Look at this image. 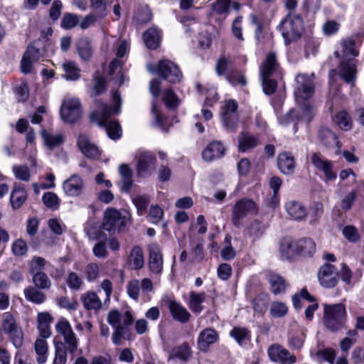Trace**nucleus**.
I'll return each mask as SVG.
<instances>
[{
	"instance_id": "1",
	"label": "nucleus",
	"mask_w": 364,
	"mask_h": 364,
	"mask_svg": "<svg viewBox=\"0 0 364 364\" xmlns=\"http://www.w3.org/2000/svg\"><path fill=\"white\" fill-rule=\"evenodd\" d=\"M113 107L107 106L101 102H97V108L90 114L92 122H97L100 127L106 129L107 135L112 139H117L121 136L122 129L117 121H112L107 124V119L112 114H118L120 111L122 100L119 93L115 92L112 95Z\"/></svg>"
},
{
	"instance_id": "2",
	"label": "nucleus",
	"mask_w": 364,
	"mask_h": 364,
	"mask_svg": "<svg viewBox=\"0 0 364 364\" xmlns=\"http://www.w3.org/2000/svg\"><path fill=\"white\" fill-rule=\"evenodd\" d=\"M343 60L340 63L341 77L348 83L353 82L355 78L356 67L353 58L358 55L359 52L355 48V42L351 38H347L341 41Z\"/></svg>"
},
{
	"instance_id": "3",
	"label": "nucleus",
	"mask_w": 364,
	"mask_h": 364,
	"mask_svg": "<svg viewBox=\"0 0 364 364\" xmlns=\"http://www.w3.org/2000/svg\"><path fill=\"white\" fill-rule=\"evenodd\" d=\"M347 311L343 303L324 304L323 322L331 332L340 331L346 328Z\"/></svg>"
},
{
	"instance_id": "4",
	"label": "nucleus",
	"mask_w": 364,
	"mask_h": 364,
	"mask_svg": "<svg viewBox=\"0 0 364 364\" xmlns=\"http://www.w3.org/2000/svg\"><path fill=\"white\" fill-rule=\"evenodd\" d=\"M279 29L287 44L298 40L304 32V22L301 15L289 13L279 25Z\"/></svg>"
},
{
	"instance_id": "5",
	"label": "nucleus",
	"mask_w": 364,
	"mask_h": 364,
	"mask_svg": "<svg viewBox=\"0 0 364 364\" xmlns=\"http://www.w3.org/2000/svg\"><path fill=\"white\" fill-rule=\"evenodd\" d=\"M277 65L275 55L273 53L268 54L260 70L263 90L267 95H272L276 90L277 82L275 80L271 79L270 76L276 69Z\"/></svg>"
},
{
	"instance_id": "6",
	"label": "nucleus",
	"mask_w": 364,
	"mask_h": 364,
	"mask_svg": "<svg viewBox=\"0 0 364 364\" xmlns=\"http://www.w3.org/2000/svg\"><path fill=\"white\" fill-rule=\"evenodd\" d=\"M315 75L299 74L295 77L294 95L297 102L307 100L312 97L315 91L314 79Z\"/></svg>"
},
{
	"instance_id": "7",
	"label": "nucleus",
	"mask_w": 364,
	"mask_h": 364,
	"mask_svg": "<svg viewBox=\"0 0 364 364\" xmlns=\"http://www.w3.org/2000/svg\"><path fill=\"white\" fill-rule=\"evenodd\" d=\"M256 211V204L252 200L242 198L238 200L232 208V225L236 228L240 227L241 220L247 215L255 213Z\"/></svg>"
},
{
	"instance_id": "8",
	"label": "nucleus",
	"mask_w": 364,
	"mask_h": 364,
	"mask_svg": "<svg viewBox=\"0 0 364 364\" xmlns=\"http://www.w3.org/2000/svg\"><path fill=\"white\" fill-rule=\"evenodd\" d=\"M60 112L65 122L69 124L77 122L81 117V106L79 100L77 98L64 100Z\"/></svg>"
},
{
	"instance_id": "9",
	"label": "nucleus",
	"mask_w": 364,
	"mask_h": 364,
	"mask_svg": "<svg viewBox=\"0 0 364 364\" xmlns=\"http://www.w3.org/2000/svg\"><path fill=\"white\" fill-rule=\"evenodd\" d=\"M136 159V174L139 177L146 178L155 172L156 159L151 152H139Z\"/></svg>"
},
{
	"instance_id": "10",
	"label": "nucleus",
	"mask_w": 364,
	"mask_h": 364,
	"mask_svg": "<svg viewBox=\"0 0 364 364\" xmlns=\"http://www.w3.org/2000/svg\"><path fill=\"white\" fill-rule=\"evenodd\" d=\"M127 223V217L123 216L118 210L108 208L105 211L102 227L105 230L112 232L117 228L119 231H121L126 226Z\"/></svg>"
},
{
	"instance_id": "11",
	"label": "nucleus",
	"mask_w": 364,
	"mask_h": 364,
	"mask_svg": "<svg viewBox=\"0 0 364 364\" xmlns=\"http://www.w3.org/2000/svg\"><path fill=\"white\" fill-rule=\"evenodd\" d=\"M156 73L171 83H176L183 77L177 65L169 60H161L159 61Z\"/></svg>"
},
{
	"instance_id": "12",
	"label": "nucleus",
	"mask_w": 364,
	"mask_h": 364,
	"mask_svg": "<svg viewBox=\"0 0 364 364\" xmlns=\"http://www.w3.org/2000/svg\"><path fill=\"white\" fill-rule=\"evenodd\" d=\"M38 44L39 42L36 41L29 45L23 54L21 62V69L24 74L31 73L33 63L38 61L44 55V48L38 47Z\"/></svg>"
},
{
	"instance_id": "13",
	"label": "nucleus",
	"mask_w": 364,
	"mask_h": 364,
	"mask_svg": "<svg viewBox=\"0 0 364 364\" xmlns=\"http://www.w3.org/2000/svg\"><path fill=\"white\" fill-rule=\"evenodd\" d=\"M237 104L234 100L225 102L222 112L223 123L228 131L235 132L239 121Z\"/></svg>"
},
{
	"instance_id": "14",
	"label": "nucleus",
	"mask_w": 364,
	"mask_h": 364,
	"mask_svg": "<svg viewBox=\"0 0 364 364\" xmlns=\"http://www.w3.org/2000/svg\"><path fill=\"white\" fill-rule=\"evenodd\" d=\"M55 328L56 331L63 335L68 351L71 354L75 353L77 350L78 341L69 322L65 319H62L58 322Z\"/></svg>"
},
{
	"instance_id": "15",
	"label": "nucleus",
	"mask_w": 364,
	"mask_h": 364,
	"mask_svg": "<svg viewBox=\"0 0 364 364\" xmlns=\"http://www.w3.org/2000/svg\"><path fill=\"white\" fill-rule=\"evenodd\" d=\"M318 279L322 287L325 288L334 287L339 279L337 268L328 263L323 264L318 270Z\"/></svg>"
},
{
	"instance_id": "16",
	"label": "nucleus",
	"mask_w": 364,
	"mask_h": 364,
	"mask_svg": "<svg viewBox=\"0 0 364 364\" xmlns=\"http://www.w3.org/2000/svg\"><path fill=\"white\" fill-rule=\"evenodd\" d=\"M311 161L316 169L323 173L326 181H333L337 178V173L333 168V162L326 159L321 154L314 153Z\"/></svg>"
},
{
	"instance_id": "17",
	"label": "nucleus",
	"mask_w": 364,
	"mask_h": 364,
	"mask_svg": "<svg viewBox=\"0 0 364 364\" xmlns=\"http://www.w3.org/2000/svg\"><path fill=\"white\" fill-rule=\"evenodd\" d=\"M149 270L154 274L160 275L163 270V255L161 248L156 243L148 246Z\"/></svg>"
},
{
	"instance_id": "18",
	"label": "nucleus",
	"mask_w": 364,
	"mask_h": 364,
	"mask_svg": "<svg viewBox=\"0 0 364 364\" xmlns=\"http://www.w3.org/2000/svg\"><path fill=\"white\" fill-rule=\"evenodd\" d=\"M218 339V334L215 330L207 328L203 330L198 338V346L200 350L206 352L210 346L215 343Z\"/></svg>"
},
{
	"instance_id": "19",
	"label": "nucleus",
	"mask_w": 364,
	"mask_h": 364,
	"mask_svg": "<svg viewBox=\"0 0 364 364\" xmlns=\"http://www.w3.org/2000/svg\"><path fill=\"white\" fill-rule=\"evenodd\" d=\"M318 138L321 142L326 146H336V154H341V143L338 140L337 135L328 127H321L318 131Z\"/></svg>"
},
{
	"instance_id": "20",
	"label": "nucleus",
	"mask_w": 364,
	"mask_h": 364,
	"mask_svg": "<svg viewBox=\"0 0 364 364\" xmlns=\"http://www.w3.org/2000/svg\"><path fill=\"white\" fill-rule=\"evenodd\" d=\"M277 167L285 175H291L294 172L296 162L291 153H280L277 156Z\"/></svg>"
},
{
	"instance_id": "21",
	"label": "nucleus",
	"mask_w": 364,
	"mask_h": 364,
	"mask_svg": "<svg viewBox=\"0 0 364 364\" xmlns=\"http://www.w3.org/2000/svg\"><path fill=\"white\" fill-rule=\"evenodd\" d=\"M225 147L220 141H213L203 150L202 156L205 161L210 162L221 158L225 154Z\"/></svg>"
},
{
	"instance_id": "22",
	"label": "nucleus",
	"mask_w": 364,
	"mask_h": 364,
	"mask_svg": "<svg viewBox=\"0 0 364 364\" xmlns=\"http://www.w3.org/2000/svg\"><path fill=\"white\" fill-rule=\"evenodd\" d=\"M77 145L82 153L87 158L95 159L100 155L97 146L92 144L86 134H80Z\"/></svg>"
},
{
	"instance_id": "23",
	"label": "nucleus",
	"mask_w": 364,
	"mask_h": 364,
	"mask_svg": "<svg viewBox=\"0 0 364 364\" xmlns=\"http://www.w3.org/2000/svg\"><path fill=\"white\" fill-rule=\"evenodd\" d=\"M63 187L66 195L77 196L82 191L83 182L79 176L75 174L64 181Z\"/></svg>"
},
{
	"instance_id": "24",
	"label": "nucleus",
	"mask_w": 364,
	"mask_h": 364,
	"mask_svg": "<svg viewBox=\"0 0 364 364\" xmlns=\"http://www.w3.org/2000/svg\"><path fill=\"white\" fill-rule=\"evenodd\" d=\"M268 355L270 359L275 362L281 361L286 363L289 361L290 363H293L296 361L294 355H290L287 350L282 348L278 345L272 346L268 349Z\"/></svg>"
},
{
	"instance_id": "25",
	"label": "nucleus",
	"mask_w": 364,
	"mask_h": 364,
	"mask_svg": "<svg viewBox=\"0 0 364 364\" xmlns=\"http://www.w3.org/2000/svg\"><path fill=\"white\" fill-rule=\"evenodd\" d=\"M83 307L87 311H98L102 307V303L97 294L93 291H88L80 296Z\"/></svg>"
},
{
	"instance_id": "26",
	"label": "nucleus",
	"mask_w": 364,
	"mask_h": 364,
	"mask_svg": "<svg viewBox=\"0 0 364 364\" xmlns=\"http://www.w3.org/2000/svg\"><path fill=\"white\" fill-rule=\"evenodd\" d=\"M285 209L289 216L296 220H303L307 216V210L300 202L296 200L288 201Z\"/></svg>"
},
{
	"instance_id": "27",
	"label": "nucleus",
	"mask_w": 364,
	"mask_h": 364,
	"mask_svg": "<svg viewBox=\"0 0 364 364\" xmlns=\"http://www.w3.org/2000/svg\"><path fill=\"white\" fill-rule=\"evenodd\" d=\"M168 309L173 318L182 323H187L191 316L185 307L175 301H169Z\"/></svg>"
},
{
	"instance_id": "28",
	"label": "nucleus",
	"mask_w": 364,
	"mask_h": 364,
	"mask_svg": "<svg viewBox=\"0 0 364 364\" xmlns=\"http://www.w3.org/2000/svg\"><path fill=\"white\" fill-rule=\"evenodd\" d=\"M119 171L121 176L120 190L123 193H129L133 186L132 171L127 164H122Z\"/></svg>"
},
{
	"instance_id": "29",
	"label": "nucleus",
	"mask_w": 364,
	"mask_h": 364,
	"mask_svg": "<svg viewBox=\"0 0 364 364\" xmlns=\"http://www.w3.org/2000/svg\"><path fill=\"white\" fill-rule=\"evenodd\" d=\"M306 335L304 331L299 328H292L288 335V345L291 349L299 350L304 345Z\"/></svg>"
},
{
	"instance_id": "30",
	"label": "nucleus",
	"mask_w": 364,
	"mask_h": 364,
	"mask_svg": "<svg viewBox=\"0 0 364 364\" xmlns=\"http://www.w3.org/2000/svg\"><path fill=\"white\" fill-rule=\"evenodd\" d=\"M127 264L132 269H141L144 265V252L141 247L134 246L130 252Z\"/></svg>"
},
{
	"instance_id": "31",
	"label": "nucleus",
	"mask_w": 364,
	"mask_h": 364,
	"mask_svg": "<svg viewBox=\"0 0 364 364\" xmlns=\"http://www.w3.org/2000/svg\"><path fill=\"white\" fill-rule=\"evenodd\" d=\"M258 143L259 139L256 136L245 132H241L238 136V149L241 152L256 147Z\"/></svg>"
},
{
	"instance_id": "32",
	"label": "nucleus",
	"mask_w": 364,
	"mask_h": 364,
	"mask_svg": "<svg viewBox=\"0 0 364 364\" xmlns=\"http://www.w3.org/2000/svg\"><path fill=\"white\" fill-rule=\"evenodd\" d=\"M205 293H198L192 291L189 294V301L188 306L191 311L194 314H200L203 310V302L205 299Z\"/></svg>"
},
{
	"instance_id": "33",
	"label": "nucleus",
	"mask_w": 364,
	"mask_h": 364,
	"mask_svg": "<svg viewBox=\"0 0 364 364\" xmlns=\"http://www.w3.org/2000/svg\"><path fill=\"white\" fill-rule=\"evenodd\" d=\"M191 355V350L187 343H183L180 346L174 347L170 352L168 360L178 358L182 361L188 360Z\"/></svg>"
},
{
	"instance_id": "34",
	"label": "nucleus",
	"mask_w": 364,
	"mask_h": 364,
	"mask_svg": "<svg viewBox=\"0 0 364 364\" xmlns=\"http://www.w3.org/2000/svg\"><path fill=\"white\" fill-rule=\"evenodd\" d=\"M27 193L23 187L15 186L10 197V203L14 209H18L26 201Z\"/></svg>"
},
{
	"instance_id": "35",
	"label": "nucleus",
	"mask_w": 364,
	"mask_h": 364,
	"mask_svg": "<svg viewBox=\"0 0 364 364\" xmlns=\"http://www.w3.org/2000/svg\"><path fill=\"white\" fill-rule=\"evenodd\" d=\"M77 49L82 60L88 61L90 59L92 54V48L88 38H80L77 43Z\"/></svg>"
},
{
	"instance_id": "36",
	"label": "nucleus",
	"mask_w": 364,
	"mask_h": 364,
	"mask_svg": "<svg viewBox=\"0 0 364 364\" xmlns=\"http://www.w3.org/2000/svg\"><path fill=\"white\" fill-rule=\"evenodd\" d=\"M144 41L146 46L150 49H156L160 43V33L159 31L155 28L148 29L144 33Z\"/></svg>"
},
{
	"instance_id": "37",
	"label": "nucleus",
	"mask_w": 364,
	"mask_h": 364,
	"mask_svg": "<svg viewBox=\"0 0 364 364\" xmlns=\"http://www.w3.org/2000/svg\"><path fill=\"white\" fill-rule=\"evenodd\" d=\"M23 293L28 301L36 304H43L46 299V295L38 288L35 287L26 288Z\"/></svg>"
},
{
	"instance_id": "38",
	"label": "nucleus",
	"mask_w": 364,
	"mask_h": 364,
	"mask_svg": "<svg viewBox=\"0 0 364 364\" xmlns=\"http://www.w3.org/2000/svg\"><path fill=\"white\" fill-rule=\"evenodd\" d=\"M269 282L271 287L272 292L277 295L284 293L286 289V282L284 279L279 274H272L269 277Z\"/></svg>"
},
{
	"instance_id": "39",
	"label": "nucleus",
	"mask_w": 364,
	"mask_h": 364,
	"mask_svg": "<svg viewBox=\"0 0 364 364\" xmlns=\"http://www.w3.org/2000/svg\"><path fill=\"white\" fill-rule=\"evenodd\" d=\"M35 351L37 354V362L44 363L47 360L48 343L46 338H38L34 343Z\"/></svg>"
},
{
	"instance_id": "40",
	"label": "nucleus",
	"mask_w": 364,
	"mask_h": 364,
	"mask_svg": "<svg viewBox=\"0 0 364 364\" xmlns=\"http://www.w3.org/2000/svg\"><path fill=\"white\" fill-rule=\"evenodd\" d=\"M33 274L32 282L37 287L41 289H48L51 287V281L48 275L43 272H31Z\"/></svg>"
},
{
	"instance_id": "41",
	"label": "nucleus",
	"mask_w": 364,
	"mask_h": 364,
	"mask_svg": "<svg viewBox=\"0 0 364 364\" xmlns=\"http://www.w3.org/2000/svg\"><path fill=\"white\" fill-rule=\"evenodd\" d=\"M316 251V244L310 238L298 240V254L311 256Z\"/></svg>"
},
{
	"instance_id": "42",
	"label": "nucleus",
	"mask_w": 364,
	"mask_h": 364,
	"mask_svg": "<svg viewBox=\"0 0 364 364\" xmlns=\"http://www.w3.org/2000/svg\"><path fill=\"white\" fill-rule=\"evenodd\" d=\"M230 335L239 345L250 340V332L248 329L243 327L235 326L230 331Z\"/></svg>"
},
{
	"instance_id": "43",
	"label": "nucleus",
	"mask_w": 364,
	"mask_h": 364,
	"mask_svg": "<svg viewBox=\"0 0 364 364\" xmlns=\"http://www.w3.org/2000/svg\"><path fill=\"white\" fill-rule=\"evenodd\" d=\"M63 68L65 72L64 77L67 80H77L80 78V70L74 62L68 61L64 63Z\"/></svg>"
},
{
	"instance_id": "44",
	"label": "nucleus",
	"mask_w": 364,
	"mask_h": 364,
	"mask_svg": "<svg viewBox=\"0 0 364 364\" xmlns=\"http://www.w3.org/2000/svg\"><path fill=\"white\" fill-rule=\"evenodd\" d=\"M90 7L99 18L105 17L108 12V5L106 0H89Z\"/></svg>"
},
{
	"instance_id": "45",
	"label": "nucleus",
	"mask_w": 364,
	"mask_h": 364,
	"mask_svg": "<svg viewBox=\"0 0 364 364\" xmlns=\"http://www.w3.org/2000/svg\"><path fill=\"white\" fill-rule=\"evenodd\" d=\"M282 254L286 255L287 257H293L298 254V240L293 241L289 238L284 239L280 246Z\"/></svg>"
},
{
	"instance_id": "46",
	"label": "nucleus",
	"mask_w": 364,
	"mask_h": 364,
	"mask_svg": "<svg viewBox=\"0 0 364 364\" xmlns=\"http://www.w3.org/2000/svg\"><path fill=\"white\" fill-rule=\"evenodd\" d=\"M333 120L339 128L343 130H349L352 127L350 117L345 111L338 112L333 118Z\"/></svg>"
},
{
	"instance_id": "47",
	"label": "nucleus",
	"mask_w": 364,
	"mask_h": 364,
	"mask_svg": "<svg viewBox=\"0 0 364 364\" xmlns=\"http://www.w3.org/2000/svg\"><path fill=\"white\" fill-rule=\"evenodd\" d=\"M132 202L137 209L138 214L143 215L146 210L150 199L147 195H139L133 197Z\"/></svg>"
},
{
	"instance_id": "48",
	"label": "nucleus",
	"mask_w": 364,
	"mask_h": 364,
	"mask_svg": "<svg viewBox=\"0 0 364 364\" xmlns=\"http://www.w3.org/2000/svg\"><path fill=\"white\" fill-rule=\"evenodd\" d=\"M66 283L70 289L78 291L81 289L84 282L82 278L75 272H70L66 277Z\"/></svg>"
},
{
	"instance_id": "49",
	"label": "nucleus",
	"mask_w": 364,
	"mask_h": 364,
	"mask_svg": "<svg viewBox=\"0 0 364 364\" xmlns=\"http://www.w3.org/2000/svg\"><path fill=\"white\" fill-rule=\"evenodd\" d=\"M226 79L232 85L240 84L241 85L245 86L247 84L245 75L236 70L227 72Z\"/></svg>"
},
{
	"instance_id": "50",
	"label": "nucleus",
	"mask_w": 364,
	"mask_h": 364,
	"mask_svg": "<svg viewBox=\"0 0 364 364\" xmlns=\"http://www.w3.org/2000/svg\"><path fill=\"white\" fill-rule=\"evenodd\" d=\"M252 304L255 311L263 313L267 309L269 297L264 294H259L254 299Z\"/></svg>"
},
{
	"instance_id": "51",
	"label": "nucleus",
	"mask_w": 364,
	"mask_h": 364,
	"mask_svg": "<svg viewBox=\"0 0 364 364\" xmlns=\"http://www.w3.org/2000/svg\"><path fill=\"white\" fill-rule=\"evenodd\" d=\"M44 205L50 209L56 210L60 205V199L58 196L53 192L45 193L42 197Z\"/></svg>"
},
{
	"instance_id": "52",
	"label": "nucleus",
	"mask_w": 364,
	"mask_h": 364,
	"mask_svg": "<svg viewBox=\"0 0 364 364\" xmlns=\"http://www.w3.org/2000/svg\"><path fill=\"white\" fill-rule=\"evenodd\" d=\"M79 23V17L77 14L65 13L61 20V27L64 29H71Z\"/></svg>"
},
{
	"instance_id": "53",
	"label": "nucleus",
	"mask_w": 364,
	"mask_h": 364,
	"mask_svg": "<svg viewBox=\"0 0 364 364\" xmlns=\"http://www.w3.org/2000/svg\"><path fill=\"white\" fill-rule=\"evenodd\" d=\"M55 355L53 360L54 364H65L67 362V351L64 344L61 342L55 346Z\"/></svg>"
},
{
	"instance_id": "54",
	"label": "nucleus",
	"mask_w": 364,
	"mask_h": 364,
	"mask_svg": "<svg viewBox=\"0 0 364 364\" xmlns=\"http://www.w3.org/2000/svg\"><path fill=\"white\" fill-rule=\"evenodd\" d=\"M42 136L46 144L50 148L57 146L63 141V138L61 134L52 135L48 134L46 131L42 132Z\"/></svg>"
},
{
	"instance_id": "55",
	"label": "nucleus",
	"mask_w": 364,
	"mask_h": 364,
	"mask_svg": "<svg viewBox=\"0 0 364 364\" xmlns=\"http://www.w3.org/2000/svg\"><path fill=\"white\" fill-rule=\"evenodd\" d=\"M288 311L285 304L280 301L273 302L270 307V313L273 317L281 318L284 316Z\"/></svg>"
},
{
	"instance_id": "56",
	"label": "nucleus",
	"mask_w": 364,
	"mask_h": 364,
	"mask_svg": "<svg viewBox=\"0 0 364 364\" xmlns=\"http://www.w3.org/2000/svg\"><path fill=\"white\" fill-rule=\"evenodd\" d=\"M151 12L147 7L137 10L134 16L136 22L139 24L146 23L151 19Z\"/></svg>"
},
{
	"instance_id": "57",
	"label": "nucleus",
	"mask_w": 364,
	"mask_h": 364,
	"mask_svg": "<svg viewBox=\"0 0 364 364\" xmlns=\"http://www.w3.org/2000/svg\"><path fill=\"white\" fill-rule=\"evenodd\" d=\"M85 274L87 282L95 281L100 275V267L96 263L88 264L85 269Z\"/></svg>"
},
{
	"instance_id": "58",
	"label": "nucleus",
	"mask_w": 364,
	"mask_h": 364,
	"mask_svg": "<svg viewBox=\"0 0 364 364\" xmlns=\"http://www.w3.org/2000/svg\"><path fill=\"white\" fill-rule=\"evenodd\" d=\"M163 101L169 108H176L178 105V98L171 89L164 91Z\"/></svg>"
},
{
	"instance_id": "59",
	"label": "nucleus",
	"mask_w": 364,
	"mask_h": 364,
	"mask_svg": "<svg viewBox=\"0 0 364 364\" xmlns=\"http://www.w3.org/2000/svg\"><path fill=\"white\" fill-rule=\"evenodd\" d=\"M140 283L138 279H132L127 284V291L128 295L134 300L137 301L139 296Z\"/></svg>"
},
{
	"instance_id": "60",
	"label": "nucleus",
	"mask_w": 364,
	"mask_h": 364,
	"mask_svg": "<svg viewBox=\"0 0 364 364\" xmlns=\"http://www.w3.org/2000/svg\"><path fill=\"white\" fill-rule=\"evenodd\" d=\"M264 226L258 220L253 221L247 229V234L249 236L254 238L261 237L264 232Z\"/></svg>"
},
{
	"instance_id": "61",
	"label": "nucleus",
	"mask_w": 364,
	"mask_h": 364,
	"mask_svg": "<svg viewBox=\"0 0 364 364\" xmlns=\"http://www.w3.org/2000/svg\"><path fill=\"white\" fill-rule=\"evenodd\" d=\"M357 193H358V191L356 189H353V190L350 191V192H348L344 196V198L341 200V208L343 210L347 211L351 208V207L355 200Z\"/></svg>"
},
{
	"instance_id": "62",
	"label": "nucleus",
	"mask_w": 364,
	"mask_h": 364,
	"mask_svg": "<svg viewBox=\"0 0 364 364\" xmlns=\"http://www.w3.org/2000/svg\"><path fill=\"white\" fill-rule=\"evenodd\" d=\"M14 173L18 179L28 181L30 179V170L26 166L14 165L13 166Z\"/></svg>"
},
{
	"instance_id": "63",
	"label": "nucleus",
	"mask_w": 364,
	"mask_h": 364,
	"mask_svg": "<svg viewBox=\"0 0 364 364\" xmlns=\"http://www.w3.org/2000/svg\"><path fill=\"white\" fill-rule=\"evenodd\" d=\"M343 235L350 242H355L360 238L358 229L353 225H347L343 229Z\"/></svg>"
},
{
	"instance_id": "64",
	"label": "nucleus",
	"mask_w": 364,
	"mask_h": 364,
	"mask_svg": "<svg viewBox=\"0 0 364 364\" xmlns=\"http://www.w3.org/2000/svg\"><path fill=\"white\" fill-rule=\"evenodd\" d=\"M316 355L318 358L323 359L332 364L336 356V353L333 349L326 348L317 350Z\"/></svg>"
}]
</instances>
